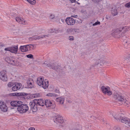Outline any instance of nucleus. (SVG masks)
Wrapping results in <instances>:
<instances>
[{
  "mask_svg": "<svg viewBox=\"0 0 130 130\" xmlns=\"http://www.w3.org/2000/svg\"><path fill=\"white\" fill-rule=\"evenodd\" d=\"M7 59L8 60L7 61L8 63H9L15 66L16 65L17 61L13 60V59L8 58Z\"/></svg>",
  "mask_w": 130,
  "mask_h": 130,
  "instance_id": "obj_19",
  "label": "nucleus"
},
{
  "mask_svg": "<svg viewBox=\"0 0 130 130\" xmlns=\"http://www.w3.org/2000/svg\"><path fill=\"white\" fill-rule=\"evenodd\" d=\"M100 22L98 21H97V22H96L95 23L93 24V26H94L96 25H100Z\"/></svg>",
  "mask_w": 130,
  "mask_h": 130,
  "instance_id": "obj_37",
  "label": "nucleus"
},
{
  "mask_svg": "<svg viewBox=\"0 0 130 130\" xmlns=\"http://www.w3.org/2000/svg\"><path fill=\"white\" fill-rule=\"evenodd\" d=\"M123 114L122 113H114L112 115L114 119L118 121H121L123 123L122 120L126 117H122Z\"/></svg>",
  "mask_w": 130,
  "mask_h": 130,
  "instance_id": "obj_4",
  "label": "nucleus"
},
{
  "mask_svg": "<svg viewBox=\"0 0 130 130\" xmlns=\"http://www.w3.org/2000/svg\"><path fill=\"white\" fill-rule=\"evenodd\" d=\"M27 83L28 88H31L33 87L34 82L32 80H28L27 81Z\"/></svg>",
  "mask_w": 130,
  "mask_h": 130,
  "instance_id": "obj_20",
  "label": "nucleus"
},
{
  "mask_svg": "<svg viewBox=\"0 0 130 130\" xmlns=\"http://www.w3.org/2000/svg\"><path fill=\"white\" fill-rule=\"evenodd\" d=\"M40 96V94L39 93H36L34 94H33L32 95V96L34 98H35L38 97Z\"/></svg>",
  "mask_w": 130,
  "mask_h": 130,
  "instance_id": "obj_35",
  "label": "nucleus"
},
{
  "mask_svg": "<svg viewBox=\"0 0 130 130\" xmlns=\"http://www.w3.org/2000/svg\"><path fill=\"white\" fill-rule=\"evenodd\" d=\"M76 2L77 4H80V3H78L76 1Z\"/></svg>",
  "mask_w": 130,
  "mask_h": 130,
  "instance_id": "obj_52",
  "label": "nucleus"
},
{
  "mask_svg": "<svg viewBox=\"0 0 130 130\" xmlns=\"http://www.w3.org/2000/svg\"><path fill=\"white\" fill-rule=\"evenodd\" d=\"M69 39L70 40H73L74 39V38L72 36H70L69 37Z\"/></svg>",
  "mask_w": 130,
  "mask_h": 130,
  "instance_id": "obj_46",
  "label": "nucleus"
},
{
  "mask_svg": "<svg viewBox=\"0 0 130 130\" xmlns=\"http://www.w3.org/2000/svg\"><path fill=\"white\" fill-rule=\"evenodd\" d=\"M113 97L125 106H127L128 104V102L124 96L122 94H119L117 93H116L113 94Z\"/></svg>",
  "mask_w": 130,
  "mask_h": 130,
  "instance_id": "obj_1",
  "label": "nucleus"
},
{
  "mask_svg": "<svg viewBox=\"0 0 130 130\" xmlns=\"http://www.w3.org/2000/svg\"><path fill=\"white\" fill-rule=\"evenodd\" d=\"M64 99L63 98L59 97L56 98V101L58 102H59L60 104H63L64 102Z\"/></svg>",
  "mask_w": 130,
  "mask_h": 130,
  "instance_id": "obj_22",
  "label": "nucleus"
},
{
  "mask_svg": "<svg viewBox=\"0 0 130 130\" xmlns=\"http://www.w3.org/2000/svg\"><path fill=\"white\" fill-rule=\"evenodd\" d=\"M54 122L58 124V123H61L64 122V120L62 117L59 115H57L54 117Z\"/></svg>",
  "mask_w": 130,
  "mask_h": 130,
  "instance_id": "obj_9",
  "label": "nucleus"
},
{
  "mask_svg": "<svg viewBox=\"0 0 130 130\" xmlns=\"http://www.w3.org/2000/svg\"><path fill=\"white\" fill-rule=\"evenodd\" d=\"M123 27H120L119 28L113 30L111 33L112 36L116 38H119L121 37L122 36L121 33L123 30Z\"/></svg>",
  "mask_w": 130,
  "mask_h": 130,
  "instance_id": "obj_3",
  "label": "nucleus"
},
{
  "mask_svg": "<svg viewBox=\"0 0 130 130\" xmlns=\"http://www.w3.org/2000/svg\"><path fill=\"white\" fill-rule=\"evenodd\" d=\"M50 66H52V67L50 69L52 68L55 70H56L58 69L57 67V66H56L54 64H50Z\"/></svg>",
  "mask_w": 130,
  "mask_h": 130,
  "instance_id": "obj_30",
  "label": "nucleus"
},
{
  "mask_svg": "<svg viewBox=\"0 0 130 130\" xmlns=\"http://www.w3.org/2000/svg\"><path fill=\"white\" fill-rule=\"evenodd\" d=\"M56 92L57 93H58L59 92V91L58 90H56Z\"/></svg>",
  "mask_w": 130,
  "mask_h": 130,
  "instance_id": "obj_50",
  "label": "nucleus"
},
{
  "mask_svg": "<svg viewBox=\"0 0 130 130\" xmlns=\"http://www.w3.org/2000/svg\"><path fill=\"white\" fill-rule=\"evenodd\" d=\"M121 27H123V30L124 29V30L126 31H128L130 30V26H126L124 27L121 26Z\"/></svg>",
  "mask_w": 130,
  "mask_h": 130,
  "instance_id": "obj_28",
  "label": "nucleus"
},
{
  "mask_svg": "<svg viewBox=\"0 0 130 130\" xmlns=\"http://www.w3.org/2000/svg\"><path fill=\"white\" fill-rule=\"evenodd\" d=\"M98 56L99 57V58H98L99 59L104 58L105 57L102 54H100Z\"/></svg>",
  "mask_w": 130,
  "mask_h": 130,
  "instance_id": "obj_33",
  "label": "nucleus"
},
{
  "mask_svg": "<svg viewBox=\"0 0 130 130\" xmlns=\"http://www.w3.org/2000/svg\"><path fill=\"white\" fill-rule=\"evenodd\" d=\"M29 130H35V128L33 127H31L29 128Z\"/></svg>",
  "mask_w": 130,
  "mask_h": 130,
  "instance_id": "obj_48",
  "label": "nucleus"
},
{
  "mask_svg": "<svg viewBox=\"0 0 130 130\" xmlns=\"http://www.w3.org/2000/svg\"><path fill=\"white\" fill-rule=\"evenodd\" d=\"M66 23L70 25H72L75 23V21L71 17L67 18L66 20Z\"/></svg>",
  "mask_w": 130,
  "mask_h": 130,
  "instance_id": "obj_12",
  "label": "nucleus"
},
{
  "mask_svg": "<svg viewBox=\"0 0 130 130\" xmlns=\"http://www.w3.org/2000/svg\"><path fill=\"white\" fill-rule=\"evenodd\" d=\"M123 39H124V40H127L128 39H129V38L127 37V36H124L123 37Z\"/></svg>",
  "mask_w": 130,
  "mask_h": 130,
  "instance_id": "obj_45",
  "label": "nucleus"
},
{
  "mask_svg": "<svg viewBox=\"0 0 130 130\" xmlns=\"http://www.w3.org/2000/svg\"><path fill=\"white\" fill-rule=\"evenodd\" d=\"M9 95L10 96H24L25 95H27L28 94L27 93L19 92V93H10L9 94Z\"/></svg>",
  "mask_w": 130,
  "mask_h": 130,
  "instance_id": "obj_16",
  "label": "nucleus"
},
{
  "mask_svg": "<svg viewBox=\"0 0 130 130\" xmlns=\"http://www.w3.org/2000/svg\"><path fill=\"white\" fill-rule=\"evenodd\" d=\"M15 84L14 83L10 82L8 83L7 86L9 87H11L12 86H13Z\"/></svg>",
  "mask_w": 130,
  "mask_h": 130,
  "instance_id": "obj_32",
  "label": "nucleus"
},
{
  "mask_svg": "<svg viewBox=\"0 0 130 130\" xmlns=\"http://www.w3.org/2000/svg\"><path fill=\"white\" fill-rule=\"evenodd\" d=\"M36 83L39 86H41L44 89L47 88L49 84L48 81L47 80H45L44 81L43 78L40 77L37 78Z\"/></svg>",
  "mask_w": 130,
  "mask_h": 130,
  "instance_id": "obj_2",
  "label": "nucleus"
},
{
  "mask_svg": "<svg viewBox=\"0 0 130 130\" xmlns=\"http://www.w3.org/2000/svg\"><path fill=\"white\" fill-rule=\"evenodd\" d=\"M0 79L4 82L7 81L8 78L5 71H2L0 72Z\"/></svg>",
  "mask_w": 130,
  "mask_h": 130,
  "instance_id": "obj_10",
  "label": "nucleus"
},
{
  "mask_svg": "<svg viewBox=\"0 0 130 130\" xmlns=\"http://www.w3.org/2000/svg\"><path fill=\"white\" fill-rule=\"evenodd\" d=\"M71 17H74V18H76V17H77V16L76 15H72L71 16Z\"/></svg>",
  "mask_w": 130,
  "mask_h": 130,
  "instance_id": "obj_49",
  "label": "nucleus"
},
{
  "mask_svg": "<svg viewBox=\"0 0 130 130\" xmlns=\"http://www.w3.org/2000/svg\"><path fill=\"white\" fill-rule=\"evenodd\" d=\"M18 46H14L10 47V52L16 53L18 51Z\"/></svg>",
  "mask_w": 130,
  "mask_h": 130,
  "instance_id": "obj_21",
  "label": "nucleus"
},
{
  "mask_svg": "<svg viewBox=\"0 0 130 130\" xmlns=\"http://www.w3.org/2000/svg\"><path fill=\"white\" fill-rule=\"evenodd\" d=\"M47 36H46V35H43V36H38L36 37H35V38H34V39L35 40H36L37 39H39L40 38H43L44 37H47Z\"/></svg>",
  "mask_w": 130,
  "mask_h": 130,
  "instance_id": "obj_31",
  "label": "nucleus"
},
{
  "mask_svg": "<svg viewBox=\"0 0 130 130\" xmlns=\"http://www.w3.org/2000/svg\"><path fill=\"white\" fill-rule=\"evenodd\" d=\"M11 27H12V28H10V29L13 30V32L14 33H18L19 32L20 30L17 28L15 29L14 25H12Z\"/></svg>",
  "mask_w": 130,
  "mask_h": 130,
  "instance_id": "obj_24",
  "label": "nucleus"
},
{
  "mask_svg": "<svg viewBox=\"0 0 130 130\" xmlns=\"http://www.w3.org/2000/svg\"><path fill=\"white\" fill-rule=\"evenodd\" d=\"M125 6L127 8L130 7V2L127 3H126L125 5Z\"/></svg>",
  "mask_w": 130,
  "mask_h": 130,
  "instance_id": "obj_36",
  "label": "nucleus"
},
{
  "mask_svg": "<svg viewBox=\"0 0 130 130\" xmlns=\"http://www.w3.org/2000/svg\"><path fill=\"white\" fill-rule=\"evenodd\" d=\"M0 109L4 112H6L8 110V108L6 103L3 100L0 101Z\"/></svg>",
  "mask_w": 130,
  "mask_h": 130,
  "instance_id": "obj_8",
  "label": "nucleus"
},
{
  "mask_svg": "<svg viewBox=\"0 0 130 130\" xmlns=\"http://www.w3.org/2000/svg\"><path fill=\"white\" fill-rule=\"evenodd\" d=\"M35 102L37 106H43L45 105L44 101L41 99H35Z\"/></svg>",
  "mask_w": 130,
  "mask_h": 130,
  "instance_id": "obj_13",
  "label": "nucleus"
},
{
  "mask_svg": "<svg viewBox=\"0 0 130 130\" xmlns=\"http://www.w3.org/2000/svg\"><path fill=\"white\" fill-rule=\"evenodd\" d=\"M27 1L30 4L32 5H34L36 3V0H27Z\"/></svg>",
  "mask_w": 130,
  "mask_h": 130,
  "instance_id": "obj_29",
  "label": "nucleus"
},
{
  "mask_svg": "<svg viewBox=\"0 0 130 130\" xmlns=\"http://www.w3.org/2000/svg\"><path fill=\"white\" fill-rule=\"evenodd\" d=\"M22 102L20 101H12L10 103L11 105L15 107H18L19 106L20 104H22Z\"/></svg>",
  "mask_w": 130,
  "mask_h": 130,
  "instance_id": "obj_17",
  "label": "nucleus"
},
{
  "mask_svg": "<svg viewBox=\"0 0 130 130\" xmlns=\"http://www.w3.org/2000/svg\"><path fill=\"white\" fill-rule=\"evenodd\" d=\"M68 102L69 103H70L71 102V101L70 100H68Z\"/></svg>",
  "mask_w": 130,
  "mask_h": 130,
  "instance_id": "obj_51",
  "label": "nucleus"
},
{
  "mask_svg": "<svg viewBox=\"0 0 130 130\" xmlns=\"http://www.w3.org/2000/svg\"><path fill=\"white\" fill-rule=\"evenodd\" d=\"M123 123L128 125L130 127V119L127 118H126L122 120Z\"/></svg>",
  "mask_w": 130,
  "mask_h": 130,
  "instance_id": "obj_23",
  "label": "nucleus"
},
{
  "mask_svg": "<svg viewBox=\"0 0 130 130\" xmlns=\"http://www.w3.org/2000/svg\"><path fill=\"white\" fill-rule=\"evenodd\" d=\"M72 3H75L76 2L75 0H69Z\"/></svg>",
  "mask_w": 130,
  "mask_h": 130,
  "instance_id": "obj_47",
  "label": "nucleus"
},
{
  "mask_svg": "<svg viewBox=\"0 0 130 130\" xmlns=\"http://www.w3.org/2000/svg\"><path fill=\"white\" fill-rule=\"evenodd\" d=\"M45 104L47 107H49L52 109L55 108L56 105L53 101H51L50 100H46L45 101Z\"/></svg>",
  "mask_w": 130,
  "mask_h": 130,
  "instance_id": "obj_7",
  "label": "nucleus"
},
{
  "mask_svg": "<svg viewBox=\"0 0 130 130\" xmlns=\"http://www.w3.org/2000/svg\"><path fill=\"white\" fill-rule=\"evenodd\" d=\"M28 109V107L26 104H21L17 108L18 110L21 113L25 112Z\"/></svg>",
  "mask_w": 130,
  "mask_h": 130,
  "instance_id": "obj_5",
  "label": "nucleus"
},
{
  "mask_svg": "<svg viewBox=\"0 0 130 130\" xmlns=\"http://www.w3.org/2000/svg\"><path fill=\"white\" fill-rule=\"evenodd\" d=\"M34 47L33 45L31 44L21 46L20 48L21 51L22 52H25L30 50Z\"/></svg>",
  "mask_w": 130,
  "mask_h": 130,
  "instance_id": "obj_6",
  "label": "nucleus"
},
{
  "mask_svg": "<svg viewBox=\"0 0 130 130\" xmlns=\"http://www.w3.org/2000/svg\"><path fill=\"white\" fill-rule=\"evenodd\" d=\"M29 105L31 109H32L33 111H36L37 110V106L36 103L35 102V100L34 102H30L29 103Z\"/></svg>",
  "mask_w": 130,
  "mask_h": 130,
  "instance_id": "obj_14",
  "label": "nucleus"
},
{
  "mask_svg": "<svg viewBox=\"0 0 130 130\" xmlns=\"http://www.w3.org/2000/svg\"><path fill=\"white\" fill-rule=\"evenodd\" d=\"M1 46H3V45H2Z\"/></svg>",
  "mask_w": 130,
  "mask_h": 130,
  "instance_id": "obj_53",
  "label": "nucleus"
},
{
  "mask_svg": "<svg viewBox=\"0 0 130 130\" xmlns=\"http://www.w3.org/2000/svg\"><path fill=\"white\" fill-rule=\"evenodd\" d=\"M46 95L49 97H56L57 96V95L54 93H49L47 94Z\"/></svg>",
  "mask_w": 130,
  "mask_h": 130,
  "instance_id": "obj_26",
  "label": "nucleus"
},
{
  "mask_svg": "<svg viewBox=\"0 0 130 130\" xmlns=\"http://www.w3.org/2000/svg\"><path fill=\"white\" fill-rule=\"evenodd\" d=\"M92 1L95 3H98L101 1L102 0H92Z\"/></svg>",
  "mask_w": 130,
  "mask_h": 130,
  "instance_id": "obj_42",
  "label": "nucleus"
},
{
  "mask_svg": "<svg viewBox=\"0 0 130 130\" xmlns=\"http://www.w3.org/2000/svg\"><path fill=\"white\" fill-rule=\"evenodd\" d=\"M111 14L112 15L115 16L118 14L117 10L116 9L112 8L111 10Z\"/></svg>",
  "mask_w": 130,
  "mask_h": 130,
  "instance_id": "obj_25",
  "label": "nucleus"
},
{
  "mask_svg": "<svg viewBox=\"0 0 130 130\" xmlns=\"http://www.w3.org/2000/svg\"><path fill=\"white\" fill-rule=\"evenodd\" d=\"M103 62V64H109V62H107L104 61H102Z\"/></svg>",
  "mask_w": 130,
  "mask_h": 130,
  "instance_id": "obj_40",
  "label": "nucleus"
},
{
  "mask_svg": "<svg viewBox=\"0 0 130 130\" xmlns=\"http://www.w3.org/2000/svg\"><path fill=\"white\" fill-rule=\"evenodd\" d=\"M125 60L127 62H130V57L129 56H127L126 57Z\"/></svg>",
  "mask_w": 130,
  "mask_h": 130,
  "instance_id": "obj_34",
  "label": "nucleus"
},
{
  "mask_svg": "<svg viewBox=\"0 0 130 130\" xmlns=\"http://www.w3.org/2000/svg\"><path fill=\"white\" fill-rule=\"evenodd\" d=\"M72 30V29H68L67 30V31L68 33H70L71 32Z\"/></svg>",
  "mask_w": 130,
  "mask_h": 130,
  "instance_id": "obj_43",
  "label": "nucleus"
},
{
  "mask_svg": "<svg viewBox=\"0 0 130 130\" xmlns=\"http://www.w3.org/2000/svg\"><path fill=\"white\" fill-rule=\"evenodd\" d=\"M22 85L21 83H18L15 84L12 88V90L13 91H15L19 89L21 87Z\"/></svg>",
  "mask_w": 130,
  "mask_h": 130,
  "instance_id": "obj_18",
  "label": "nucleus"
},
{
  "mask_svg": "<svg viewBox=\"0 0 130 130\" xmlns=\"http://www.w3.org/2000/svg\"><path fill=\"white\" fill-rule=\"evenodd\" d=\"M26 56L29 58H33V56L31 54L26 55Z\"/></svg>",
  "mask_w": 130,
  "mask_h": 130,
  "instance_id": "obj_38",
  "label": "nucleus"
},
{
  "mask_svg": "<svg viewBox=\"0 0 130 130\" xmlns=\"http://www.w3.org/2000/svg\"><path fill=\"white\" fill-rule=\"evenodd\" d=\"M15 20L18 22L20 24L24 25L27 24V22L25 20H24L23 18L21 17H18L15 18Z\"/></svg>",
  "mask_w": 130,
  "mask_h": 130,
  "instance_id": "obj_15",
  "label": "nucleus"
},
{
  "mask_svg": "<svg viewBox=\"0 0 130 130\" xmlns=\"http://www.w3.org/2000/svg\"><path fill=\"white\" fill-rule=\"evenodd\" d=\"M101 89L102 91L104 94H107L108 95H110L112 94L111 91L109 90L107 88L104 86H102Z\"/></svg>",
  "mask_w": 130,
  "mask_h": 130,
  "instance_id": "obj_11",
  "label": "nucleus"
},
{
  "mask_svg": "<svg viewBox=\"0 0 130 130\" xmlns=\"http://www.w3.org/2000/svg\"><path fill=\"white\" fill-rule=\"evenodd\" d=\"M10 49V47L5 48L4 50L5 51H10V50H11Z\"/></svg>",
  "mask_w": 130,
  "mask_h": 130,
  "instance_id": "obj_44",
  "label": "nucleus"
},
{
  "mask_svg": "<svg viewBox=\"0 0 130 130\" xmlns=\"http://www.w3.org/2000/svg\"><path fill=\"white\" fill-rule=\"evenodd\" d=\"M81 12L82 13L85 14L86 13V11L85 9H82L81 10Z\"/></svg>",
  "mask_w": 130,
  "mask_h": 130,
  "instance_id": "obj_41",
  "label": "nucleus"
},
{
  "mask_svg": "<svg viewBox=\"0 0 130 130\" xmlns=\"http://www.w3.org/2000/svg\"><path fill=\"white\" fill-rule=\"evenodd\" d=\"M50 63H47L46 62H45L44 63H43V66L44 67H45L46 68H50L52 67V66H50Z\"/></svg>",
  "mask_w": 130,
  "mask_h": 130,
  "instance_id": "obj_27",
  "label": "nucleus"
},
{
  "mask_svg": "<svg viewBox=\"0 0 130 130\" xmlns=\"http://www.w3.org/2000/svg\"><path fill=\"white\" fill-rule=\"evenodd\" d=\"M55 16L54 15L51 14L50 17V19H53L55 18Z\"/></svg>",
  "mask_w": 130,
  "mask_h": 130,
  "instance_id": "obj_39",
  "label": "nucleus"
}]
</instances>
